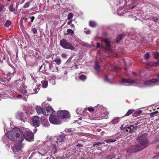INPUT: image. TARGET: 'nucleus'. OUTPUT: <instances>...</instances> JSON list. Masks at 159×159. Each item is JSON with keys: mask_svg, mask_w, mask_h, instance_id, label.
Returning <instances> with one entry per match:
<instances>
[{"mask_svg": "<svg viewBox=\"0 0 159 159\" xmlns=\"http://www.w3.org/2000/svg\"><path fill=\"white\" fill-rule=\"evenodd\" d=\"M147 135L146 134H144L140 136H139L137 139V141L138 142L139 144L131 147L128 152L130 153L136 152L146 147L148 144V140L146 139Z\"/></svg>", "mask_w": 159, "mask_h": 159, "instance_id": "nucleus-1", "label": "nucleus"}, {"mask_svg": "<svg viewBox=\"0 0 159 159\" xmlns=\"http://www.w3.org/2000/svg\"><path fill=\"white\" fill-rule=\"evenodd\" d=\"M5 134L12 141L20 143H22L23 141V133L19 128H14L11 130L7 132Z\"/></svg>", "mask_w": 159, "mask_h": 159, "instance_id": "nucleus-2", "label": "nucleus"}, {"mask_svg": "<svg viewBox=\"0 0 159 159\" xmlns=\"http://www.w3.org/2000/svg\"><path fill=\"white\" fill-rule=\"evenodd\" d=\"M35 109L39 115L43 114L44 115L48 116L49 115H51V113L53 111V110L51 107H46V108L42 109L40 107L36 106L35 107Z\"/></svg>", "mask_w": 159, "mask_h": 159, "instance_id": "nucleus-3", "label": "nucleus"}, {"mask_svg": "<svg viewBox=\"0 0 159 159\" xmlns=\"http://www.w3.org/2000/svg\"><path fill=\"white\" fill-rule=\"evenodd\" d=\"M12 69L14 71L13 72H10L7 74H4V75L0 74V83L1 84H4L7 83L10 80L11 77H12L11 75H12L16 72L15 69L14 68Z\"/></svg>", "mask_w": 159, "mask_h": 159, "instance_id": "nucleus-4", "label": "nucleus"}, {"mask_svg": "<svg viewBox=\"0 0 159 159\" xmlns=\"http://www.w3.org/2000/svg\"><path fill=\"white\" fill-rule=\"evenodd\" d=\"M55 111L53 110V111L51 113V115H49L50 116L49 118V120L52 124L54 125H60L62 122L60 120L59 117L55 115H53L55 113Z\"/></svg>", "mask_w": 159, "mask_h": 159, "instance_id": "nucleus-5", "label": "nucleus"}, {"mask_svg": "<svg viewBox=\"0 0 159 159\" xmlns=\"http://www.w3.org/2000/svg\"><path fill=\"white\" fill-rule=\"evenodd\" d=\"M60 44L62 48L65 49L71 50H74L75 49L72 43L68 42L66 39H63L60 41Z\"/></svg>", "mask_w": 159, "mask_h": 159, "instance_id": "nucleus-6", "label": "nucleus"}, {"mask_svg": "<svg viewBox=\"0 0 159 159\" xmlns=\"http://www.w3.org/2000/svg\"><path fill=\"white\" fill-rule=\"evenodd\" d=\"M99 107L100 108H101L103 110V111L101 112V113L99 114H98L97 117L98 118V120L102 119L104 118L107 119L108 118L107 116L108 115L109 113L107 111V109L103 107H101L99 105L97 107Z\"/></svg>", "mask_w": 159, "mask_h": 159, "instance_id": "nucleus-7", "label": "nucleus"}, {"mask_svg": "<svg viewBox=\"0 0 159 159\" xmlns=\"http://www.w3.org/2000/svg\"><path fill=\"white\" fill-rule=\"evenodd\" d=\"M128 83L129 84V85H135L137 84H139L140 83V81L134 80L131 78H129L128 79H123L121 81L120 83L121 85H125V84Z\"/></svg>", "mask_w": 159, "mask_h": 159, "instance_id": "nucleus-8", "label": "nucleus"}, {"mask_svg": "<svg viewBox=\"0 0 159 159\" xmlns=\"http://www.w3.org/2000/svg\"><path fill=\"white\" fill-rule=\"evenodd\" d=\"M24 139H25L26 140L29 142H32L34 140V134L31 130L30 131H26L23 133Z\"/></svg>", "mask_w": 159, "mask_h": 159, "instance_id": "nucleus-9", "label": "nucleus"}, {"mask_svg": "<svg viewBox=\"0 0 159 159\" xmlns=\"http://www.w3.org/2000/svg\"><path fill=\"white\" fill-rule=\"evenodd\" d=\"M41 122V119L37 116H33L31 121V124L35 127H39L40 125Z\"/></svg>", "mask_w": 159, "mask_h": 159, "instance_id": "nucleus-10", "label": "nucleus"}, {"mask_svg": "<svg viewBox=\"0 0 159 159\" xmlns=\"http://www.w3.org/2000/svg\"><path fill=\"white\" fill-rule=\"evenodd\" d=\"M57 114L61 119H69L70 117L69 113L66 111H57Z\"/></svg>", "mask_w": 159, "mask_h": 159, "instance_id": "nucleus-11", "label": "nucleus"}, {"mask_svg": "<svg viewBox=\"0 0 159 159\" xmlns=\"http://www.w3.org/2000/svg\"><path fill=\"white\" fill-rule=\"evenodd\" d=\"M158 79H152L145 82L144 84L146 86H152L158 85Z\"/></svg>", "mask_w": 159, "mask_h": 159, "instance_id": "nucleus-12", "label": "nucleus"}, {"mask_svg": "<svg viewBox=\"0 0 159 159\" xmlns=\"http://www.w3.org/2000/svg\"><path fill=\"white\" fill-rule=\"evenodd\" d=\"M65 138V134L64 133L61 132V134L58 136L55 137L53 140L58 144L62 142Z\"/></svg>", "mask_w": 159, "mask_h": 159, "instance_id": "nucleus-13", "label": "nucleus"}, {"mask_svg": "<svg viewBox=\"0 0 159 159\" xmlns=\"http://www.w3.org/2000/svg\"><path fill=\"white\" fill-rule=\"evenodd\" d=\"M53 142L50 140L48 143H49V145H48V149L51 151V152L53 153H57V149L56 148V145L54 143H52Z\"/></svg>", "mask_w": 159, "mask_h": 159, "instance_id": "nucleus-14", "label": "nucleus"}, {"mask_svg": "<svg viewBox=\"0 0 159 159\" xmlns=\"http://www.w3.org/2000/svg\"><path fill=\"white\" fill-rule=\"evenodd\" d=\"M21 143H16L14 144L12 148L14 152H16L21 150L22 147V145Z\"/></svg>", "mask_w": 159, "mask_h": 159, "instance_id": "nucleus-15", "label": "nucleus"}, {"mask_svg": "<svg viewBox=\"0 0 159 159\" xmlns=\"http://www.w3.org/2000/svg\"><path fill=\"white\" fill-rule=\"evenodd\" d=\"M39 90V89L38 86L36 85L35 87H33L32 89H29V93L31 94L37 93Z\"/></svg>", "mask_w": 159, "mask_h": 159, "instance_id": "nucleus-16", "label": "nucleus"}, {"mask_svg": "<svg viewBox=\"0 0 159 159\" xmlns=\"http://www.w3.org/2000/svg\"><path fill=\"white\" fill-rule=\"evenodd\" d=\"M27 86L24 84H22L20 85V87L18 89V91L22 94H26L27 93V91L26 90Z\"/></svg>", "mask_w": 159, "mask_h": 159, "instance_id": "nucleus-17", "label": "nucleus"}, {"mask_svg": "<svg viewBox=\"0 0 159 159\" xmlns=\"http://www.w3.org/2000/svg\"><path fill=\"white\" fill-rule=\"evenodd\" d=\"M28 94H19L16 96V98L22 99L25 101H26L27 98L28 97Z\"/></svg>", "mask_w": 159, "mask_h": 159, "instance_id": "nucleus-18", "label": "nucleus"}, {"mask_svg": "<svg viewBox=\"0 0 159 159\" xmlns=\"http://www.w3.org/2000/svg\"><path fill=\"white\" fill-rule=\"evenodd\" d=\"M21 80H17L15 81L11 85V87L12 88H17L18 87L19 85H21Z\"/></svg>", "mask_w": 159, "mask_h": 159, "instance_id": "nucleus-19", "label": "nucleus"}, {"mask_svg": "<svg viewBox=\"0 0 159 159\" xmlns=\"http://www.w3.org/2000/svg\"><path fill=\"white\" fill-rule=\"evenodd\" d=\"M16 118L17 119L20 120L25 122L24 119H23V113L20 112H18L16 115Z\"/></svg>", "mask_w": 159, "mask_h": 159, "instance_id": "nucleus-20", "label": "nucleus"}, {"mask_svg": "<svg viewBox=\"0 0 159 159\" xmlns=\"http://www.w3.org/2000/svg\"><path fill=\"white\" fill-rule=\"evenodd\" d=\"M104 41L106 44V48L107 50H111V47L110 44V41L107 39H105L104 40Z\"/></svg>", "mask_w": 159, "mask_h": 159, "instance_id": "nucleus-21", "label": "nucleus"}, {"mask_svg": "<svg viewBox=\"0 0 159 159\" xmlns=\"http://www.w3.org/2000/svg\"><path fill=\"white\" fill-rule=\"evenodd\" d=\"M137 128V126H134V125H131L129 127L128 129H129V132L130 133H132L135 130H136Z\"/></svg>", "mask_w": 159, "mask_h": 159, "instance_id": "nucleus-22", "label": "nucleus"}, {"mask_svg": "<svg viewBox=\"0 0 159 159\" xmlns=\"http://www.w3.org/2000/svg\"><path fill=\"white\" fill-rule=\"evenodd\" d=\"M147 64L148 65L151 66H157L158 65H159V59L158 60V61L156 62H148L147 63Z\"/></svg>", "mask_w": 159, "mask_h": 159, "instance_id": "nucleus-23", "label": "nucleus"}, {"mask_svg": "<svg viewBox=\"0 0 159 159\" xmlns=\"http://www.w3.org/2000/svg\"><path fill=\"white\" fill-rule=\"evenodd\" d=\"M42 123L43 125L45 127H48L50 125L49 121L47 119H44Z\"/></svg>", "mask_w": 159, "mask_h": 159, "instance_id": "nucleus-24", "label": "nucleus"}, {"mask_svg": "<svg viewBox=\"0 0 159 159\" xmlns=\"http://www.w3.org/2000/svg\"><path fill=\"white\" fill-rule=\"evenodd\" d=\"M125 36V35L123 34H120L116 38V43H118Z\"/></svg>", "mask_w": 159, "mask_h": 159, "instance_id": "nucleus-25", "label": "nucleus"}, {"mask_svg": "<svg viewBox=\"0 0 159 159\" xmlns=\"http://www.w3.org/2000/svg\"><path fill=\"white\" fill-rule=\"evenodd\" d=\"M41 83L42 84V87L43 88H46L48 86V82L46 80L42 81H41Z\"/></svg>", "mask_w": 159, "mask_h": 159, "instance_id": "nucleus-26", "label": "nucleus"}, {"mask_svg": "<svg viewBox=\"0 0 159 159\" xmlns=\"http://www.w3.org/2000/svg\"><path fill=\"white\" fill-rule=\"evenodd\" d=\"M56 77L53 75H51L49 76V80H52V83L54 82V84H55V82L53 80H54L55 79Z\"/></svg>", "mask_w": 159, "mask_h": 159, "instance_id": "nucleus-27", "label": "nucleus"}, {"mask_svg": "<svg viewBox=\"0 0 159 159\" xmlns=\"http://www.w3.org/2000/svg\"><path fill=\"white\" fill-rule=\"evenodd\" d=\"M94 68L95 70L97 71H99L100 70V66L98 65V62H96L95 63Z\"/></svg>", "mask_w": 159, "mask_h": 159, "instance_id": "nucleus-28", "label": "nucleus"}, {"mask_svg": "<svg viewBox=\"0 0 159 159\" xmlns=\"http://www.w3.org/2000/svg\"><path fill=\"white\" fill-rule=\"evenodd\" d=\"M116 141V139H106L104 140V141L106 142L107 143H113L114 142H115Z\"/></svg>", "mask_w": 159, "mask_h": 159, "instance_id": "nucleus-29", "label": "nucleus"}, {"mask_svg": "<svg viewBox=\"0 0 159 159\" xmlns=\"http://www.w3.org/2000/svg\"><path fill=\"white\" fill-rule=\"evenodd\" d=\"M119 121V118H115L111 122V123L112 124L115 125L118 123Z\"/></svg>", "mask_w": 159, "mask_h": 159, "instance_id": "nucleus-30", "label": "nucleus"}, {"mask_svg": "<svg viewBox=\"0 0 159 159\" xmlns=\"http://www.w3.org/2000/svg\"><path fill=\"white\" fill-rule=\"evenodd\" d=\"M89 25L90 27H94L96 26V24L95 21H90L89 22Z\"/></svg>", "mask_w": 159, "mask_h": 159, "instance_id": "nucleus-31", "label": "nucleus"}, {"mask_svg": "<svg viewBox=\"0 0 159 159\" xmlns=\"http://www.w3.org/2000/svg\"><path fill=\"white\" fill-rule=\"evenodd\" d=\"M54 61L56 63L57 65H60L61 62V60L60 59L57 58L54 60Z\"/></svg>", "mask_w": 159, "mask_h": 159, "instance_id": "nucleus-32", "label": "nucleus"}, {"mask_svg": "<svg viewBox=\"0 0 159 159\" xmlns=\"http://www.w3.org/2000/svg\"><path fill=\"white\" fill-rule=\"evenodd\" d=\"M65 131L66 133H69L70 134H72L74 132L71 129H65Z\"/></svg>", "mask_w": 159, "mask_h": 159, "instance_id": "nucleus-33", "label": "nucleus"}, {"mask_svg": "<svg viewBox=\"0 0 159 159\" xmlns=\"http://www.w3.org/2000/svg\"><path fill=\"white\" fill-rule=\"evenodd\" d=\"M11 22L9 20H7L4 24V25L6 27H9L11 24Z\"/></svg>", "mask_w": 159, "mask_h": 159, "instance_id": "nucleus-34", "label": "nucleus"}, {"mask_svg": "<svg viewBox=\"0 0 159 159\" xmlns=\"http://www.w3.org/2000/svg\"><path fill=\"white\" fill-rule=\"evenodd\" d=\"M79 79L82 81H84L86 79V76L84 75H82L79 76Z\"/></svg>", "mask_w": 159, "mask_h": 159, "instance_id": "nucleus-35", "label": "nucleus"}, {"mask_svg": "<svg viewBox=\"0 0 159 159\" xmlns=\"http://www.w3.org/2000/svg\"><path fill=\"white\" fill-rule=\"evenodd\" d=\"M73 16V14L72 13H69L67 15V19L68 20H71Z\"/></svg>", "mask_w": 159, "mask_h": 159, "instance_id": "nucleus-36", "label": "nucleus"}, {"mask_svg": "<svg viewBox=\"0 0 159 159\" xmlns=\"http://www.w3.org/2000/svg\"><path fill=\"white\" fill-rule=\"evenodd\" d=\"M133 112V110H129L125 115L124 116H127L129 115Z\"/></svg>", "mask_w": 159, "mask_h": 159, "instance_id": "nucleus-37", "label": "nucleus"}, {"mask_svg": "<svg viewBox=\"0 0 159 159\" xmlns=\"http://www.w3.org/2000/svg\"><path fill=\"white\" fill-rule=\"evenodd\" d=\"M154 57L155 59H158L159 58V53L157 52H156L154 54Z\"/></svg>", "mask_w": 159, "mask_h": 159, "instance_id": "nucleus-38", "label": "nucleus"}, {"mask_svg": "<svg viewBox=\"0 0 159 159\" xmlns=\"http://www.w3.org/2000/svg\"><path fill=\"white\" fill-rule=\"evenodd\" d=\"M84 32L86 34H89L90 33V31L87 28H85L84 29Z\"/></svg>", "mask_w": 159, "mask_h": 159, "instance_id": "nucleus-39", "label": "nucleus"}, {"mask_svg": "<svg viewBox=\"0 0 159 159\" xmlns=\"http://www.w3.org/2000/svg\"><path fill=\"white\" fill-rule=\"evenodd\" d=\"M158 113V111H157L152 112L150 114V116L151 117H153L155 116H156V114H157Z\"/></svg>", "mask_w": 159, "mask_h": 159, "instance_id": "nucleus-40", "label": "nucleus"}, {"mask_svg": "<svg viewBox=\"0 0 159 159\" xmlns=\"http://www.w3.org/2000/svg\"><path fill=\"white\" fill-rule=\"evenodd\" d=\"M98 105H100V106H101V107H102L101 105H100L99 104H98L97 105V106H96L95 107V110H96V111H100L101 112L103 111V110L101 108H100L99 107H97L98 106Z\"/></svg>", "mask_w": 159, "mask_h": 159, "instance_id": "nucleus-41", "label": "nucleus"}, {"mask_svg": "<svg viewBox=\"0 0 159 159\" xmlns=\"http://www.w3.org/2000/svg\"><path fill=\"white\" fill-rule=\"evenodd\" d=\"M67 32L70 35H72L74 34V31L70 29H68L67 30Z\"/></svg>", "mask_w": 159, "mask_h": 159, "instance_id": "nucleus-42", "label": "nucleus"}, {"mask_svg": "<svg viewBox=\"0 0 159 159\" xmlns=\"http://www.w3.org/2000/svg\"><path fill=\"white\" fill-rule=\"evenodd\" d=\"M82 109L81 108H78L76 111V112L77 114H80L82 112Z\"/></svg>", "mask_w": 159, "mask_h": 159, "instance_id": "nucleus-43", "label": "nucleus"}, {"mask_svg": "<svg viewBox=\"0 0 159 159\" xmlns=\"http://www.w3.org/2000/svg\"><path fill=\"white\" fill-rule=\"evenodd\" d=\"M9 10L11 12H13L15 11V9L12 5H10L9 7Z\"/></svg>", "mask_w": 159, "mask_h": 159, "instance_id": "nucleus-44", "label": "nucleus"}, {"mask_svg": "<svg viewBox=\"0 0 159 159\" xmlns=\"http://www.w3.org/2000/svg\"><path fill=\"white\" fill-rule=\"evenodd\" d=\"M150 54L149 52H147L146 54H145L144 55V58L145 59H148L149 57Z\"/></svg>", "mask_w": 159, "mask_h": 159, "instance_id": "nucleus-45", "label": "nucleus"}, {"mask_svg": "<svg viewBox=\"0 0 159 159\" xmlns=\"http://www.w3.org/2000/svg\"><path fill=\"white\" fill-rule=\"evenodd\" d=\"M30 5V3L29 2H26L23 6V8H25L29 7Z\"/></svg>", "mask_w": 159, "mask_h": 159, "instance_id": "nucleus-46", "label": "nucleus"}, {"mask_svg": "<svg viewBox=\"0 0 159 159\" xmlns=\"http://www.w3.org/2000/svg\"><path fill=\"white\" fill-rule=\"evenodd\" d=\"M102 144V143H101V142H95L94 143L93 145V146L94 147L96 145L99 146V145H100V144Z\"/></svg>", "mask_w": 159, "mask_h": 159, "instance_id": "nucleus-47", "label": "nucleus"}, {"mask_svg": "<svg viewBox=\"0 0 159 159\" xmlns=\"http://www.w3.org/2000/svg\"><path fill=\"white\" fill-rule=\"evenodd\" d=\"M88 109L89 111H92L95 110V108H93L92 107H88Z\"/></svg>", "mask_w": 159, "mask_h": 159, "instance_id": "nucleus-48", "label": "nucleus"}, {"mask_svg": "<svg viewBox=\"0 0 159 159\" xmlns=\"http://www.w3.org/2000/svg\"><path fill=\"white\" fill-rule=\"evenodd\" d=\"M1 57H0V62H3V60L5 59V57L4 56L3 57L2 55L1 56Z\"/></svg>", "mask_w": 159, "mask_h": 159, "instance_id": "nucleus-49", "label": "nucleus"}, {"mask_svg": "<svg viewBox=\"0 0 159 159\" xmlns=\"http://www.w3.org/2000/svg\"><path fill=\"white\" fill-rule=\"evenodd\" d=\"M61 57L64 59H66L67 58V55L65 53H63L61 55Z\"/></svg>", "mask_w": 159, "mask_h": 159, "instance_id": "nucleus-50", "label": "nucleus"}, {"mask_svg": "<svg viewBox=\"0 0 159 159\" xmlns=\"http://www.w3.org/2000/svg\"><path fill=\"white\" fill-rule=\"evenodd\" d=\"M104 80L106 82H107L108 83L110 82L109 79H108L107 77H105V78H104Z\"/></svg>", "mask_w": 159, "mask_h": 159, "instance_id": "nucleus-51", "label": "nucleus"}, {"mask_svg": "<svg viewBox=\"0 0 159 159\" xmlns=\"http://www.w3.org/2000/svg\"><path fill=\"white\" fill-rule=\"evenodd\" d=\"M32 30L33 32L34 33L36 34L37 33V30L35 28H33L32 29Z\"/></svg>", "mask_w": 159, "mask_h": 159, "instance_id": "nucleus-52", "label": "nucleus"}, {"mask_svg": "<svg viewBox=\"0 0 159 159\" xmlns=\"http://www.w3.org/2000/svg\"><path fill=\"white\" fill-rule=\"evenodd\" d=\"M142 112V111L141 110H139L136 112V113L138 115H139L141 114Z\"/></svg>", "mask_w": 159, "mask_h": 159, "instance_id": "nucleus-53", "label": "nucleus"}, {"mask_svg": "<svg viewBox=\"0 0 159 159\" xmlns=\"http://www.w3.org/2000/svg\"><path fill=\"white\" fill-rule=\"evenodd\" d=\"M4 5H2L1 7H0V12H1V11H2V10H3V9L4 8Z\"/></svg>", "mask_w": 159, "mask_h": 159, "instance_id": "nucleus-54", "label": "nucleus"}, {"mask_svg": "<svg viewBox=\"0 0 159 159\" xmlns=\"http://www.w3.org/2000/svg\"><path fill=\"white\" fill-rule=\"evenodd\" d=\"M5 138H6V137H3L2 138V140H3V143H6V142L5 141Z\"/></svg>", "mask_w": 159, "mask_h": 159, "instance_id": "nucleus-55", "label": "nucleus"}, {"mask_svg": "<svg viewBox=\"0 0 159 159\" xmlns=\"http://www.w3.org/2000/svg\"><path fill=\"white\" fill-rule=\"evenodd\" d=\"M77 147H82L83 146V145L81 144H77L76 145Z\"/></svg>", "mask_w": 159, "mask_h": 159, "instance_id": "nucleus-56", "label": "nucleus"}, {"mask_svg": "<svg viewBox=\"0 0 159 159\" xmlns=\"http://www.w3.org/2000/svg\"><path fill=\"white\" fill-rule=\"evenodd\" d=\"M97 48H99L100 47V44L99 43H97Z\"/></svg>", "mask_w": 159, "mask_h": 159, "instance_id": "nucleus-57", "label": "nucleus"}, {"mask_svg": "<svg viewBox=\"0 0 159 159\" xmlns=\"http://www.w3.org/2000/svg\"><path fill=\"white\" fill-rule=\"evenodd\" d=\"M31 22H32L34 19V16H32L31 17Z\"/></svg>", "mask_w": 159, "mask_h": 159, "instance_id": "nucleus-58", "label": "nucleus"}, {"mask_svg": "<svg viewBox=\"0 0 159 159\" xmlns=\"http://www.w3.org/2000/svg\"><path fill=\"white\" fill-rule=\"evenodd\" d=\"M72 21V20H70L68 22L67 24L69 25L71 23Z\"/></svg>", "mask_w": 159, "mask_h": 159, "instance_id": "nucleus-59", "label": "nucleus"}, {"mask_svg": "<svg viewBox=\"0 0 159 159\" xmlns=\"http://www.w3.org/2000/svg\"><path fill=\"white\" fill-rule=\"evenodd\" d=\"M157 18H154L153 20V21H155V22L157 21Z\"/></svg>", "mask_w": 159, "mask_h": 159, "instance_id": "nucleus-60", "label": "nucleus"}, {"mask_svg": "<svg viewBox=\"0 0 159 159\" xmlns=\"http://www.w3.org/2000/svg\"><path fill=\"white\" fill-rule=\"evenodd\" d=\"M48 101H51L52 100L51 98H48Z\"/></svg>", "mask_w": 159, "mask_h": 159, "instance_id": "nucleus-61", "label": "nucleus"}, {"mask_svg": "<svg viewBox=\"0 0 159 159\" xmlns=\"http://www.w3.org/2000/svg\"><path fill=\"white\" fill-rule=\"evenodd\" d=\"M37 132V129H34V133H36Z\"/></svg>", "mask_w": 159, "mask_h": 159, "instance_id": "nucleus-62", "label": "nucleus"}, {"mask_svg": "<svg viewBox=\"0 0 159 159\" xmlns=\"http://www.w3.org/2000/svg\"><path fill=\"white\" fill-rule=\"evenodd\" d=\"M71 27H73V28L74 27V25L73 24H71Z\"/></svg>", "mask_w": 159, "mask_h": 159, "instance_id": "nucleus-63", "label": "nucleus"}, {"mask_svg": "<svg viewBox=\"0 0 159 159\" xmlns=\"http://www.w3.org/2000/svg\"><path fill=\"white\" fill-rule=\"evenodd\" d=\"M75 69H77V68H78V66H77V65H75Z\"/></svg>", "mask_w": 159, "mask_h": 159, "instance_id": "nucleus-64", "label": "nucleus"}]
</instances>
